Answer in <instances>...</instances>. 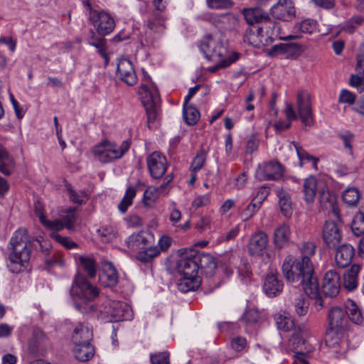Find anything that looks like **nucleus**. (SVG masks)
Returning a JSON list of instances; mask_svg holds the SVG:
<instances>
[{"mask_svg":"<svg viewBox=\"0 0 364 364\" xmlns=\"http://www.w3.org/2000/svg\"><path fill=\"white\" fill-rule=\"evenodd\" d=\"M299 256H287L282 263V270L284 278L289 282L299 283L305 293L315 300L317 311L323 307L321 296L318 279L315 274L311 258L316 252V245L311 242H303L299 248Z\"/></svg>","mask_w":364,"mask_h":364,"instance_id":"f257e3e1","label":"nucleus"},{"mask_svg":"<svg viewBox=\"0 0 364 364\" xmlns=\"http://www.w3.org/2000/svg\"><path fill=\"white\" fill-rule=\"evenodd\" d=\"M100 290L90 284L82 274H77L70 289V295L76 310L84 315L96 316L110 322L112 301L105 299L100 304L94 303Z\"/></svg>","mask_w":364,"mask_h":364,"instance_id":"f03ea898","label":"nucleus"},{"mask_svg":"<svg viewBox=\"0 0 364 364\" xmlns=\"http://www.w3.org/2000/svg\"><path fill=\"white\" fill-rule=\"evenodd\" d=\"M9 250L7 267L10 272L15 274L23 272L29 264L32 250L31 242L26 230L18 229L14 233Z\"/></svg>","mask_w":364,"mask_h":364,"instance_id":"7ed1b4c3","label":"nucleus"},{"mask_svg":"<svg viewBox=\"0 0 364 364\" xmlns=\"http://www.w3.org/2000/svg\"><path fill=\"white\" fill-rule=\"evenodd\" d=\"M131 141L124 140L120 144L105 139L92 149L95 158L102 164L121 159L130 149Z\"/></svg>","mask_w":364,"mask_h":364,"instance_id":"20e7f679","label":"nucleus"},{"mask_svg":"<svg viewBox=\"0 0 364 364\" xmlns=\"http://www.w3.org/2000/svg\"><path fill=\"white\" fill-rule=\"evenodd\" d=\"M141 102L146 109L147 115V124L149 129L157 117V107L160 102L159 91L152 82L142 84L139 90Z\"/></svg>","mask_w":364,"mask_h":364,"instance_id":"39448f33","label":"nucleus"},{"mask_svg":"<svg viewBox=\"0 0 364 364\" xmlns=\"http://www.w3.org/2000/svg\"><path fill=\"white\" fill-rule=\"evenodd\" d=\"M85 7L89 10V19L92 22L99 35L106 36L113 31L115 21L109 14L93 9L89 1L85 3Z\"/></svg>","mask_w":364,"mask_h":364,"instance_id":"423d86ee","label":"nucleus"},{"mask_svg":"<svg viewBox=\"0 0 364 364\" xmlns=\"http://www.w3.org/2000/svg\"><path fill=\"white\" fill-rule=\"evenodd\" d=\"M296 108L297 117L301 123L307 127L314 124L312 97L306 90H300L296 92Z\"/></svg>","mask_w":364,"mask_h":364,"instance_id":"0eeeda50","label":"nucleus"},{"mask_svg":"<svg viewBox=\"0 0 364 364\" xmlns=\"http://www.w3.org/2000/svg\"><path fill=\"white\" fill-rule=\"evenodd\" d=\"M200 50L210 61H216L224 58L227 54V48L222 41L212 35L205 36L200 44Z\"/></svg>","mask_w":364,"mask_h":364,"instance_id":"6e6552de","label":"nucleus"},{"mask_svg":"<svg viewBox=\"0 0 364 364\" xmlns=\"http://www.w3.org/2000/svg\"><path fill=\"white\" fill-rule=\"evenodd\" d=\"M146 165L149 174L154 179L161 178L168 167L166 156L159 151H154L146 156Z\"/></svg>","mask_w":364,"mask_h":364,"instance_id":"1a4fd4ad","label":"nucleus"},{"mask_svg":"<svg viewBox=\"0 0 364 364\" xmlns=\"http://www.w3.org/2000/svg\"><path fill=\"white\" fill-rule=\"evenodd\" d=\"M176 271L181 276L198 277V266L193 251L181 257L177 262Z\"/></svg>","mask_w":364,"mask_h":364,"instance_id":"9d476101","label":"nucleus"},{"mask_svg":"<svg viewBox=\"0 0 364 364\" xmlns=\"http://www.w3.org/2000/svg\"><path fill=\"white\" fill-rule=\"evenodd\" d=\"M341 288V279L339 274L334 270L328 271L323 279L321 293L326 296L334 297L338 295Z\"/></svg>","mask_w":364,"mask_h":364,"instance_id":"9b49d317","label":"nucleus"},{"mask_svg":"<svg viewBox=\"0 0 364 364\" xmlns=\"http://www.w3.org/2000/svg\"><path fill=\"white\" fill-rule=\"evenodd\" d=\"M289 343L294 351L293 357L310 358V353L314 350V346L303 338L301 332L296 331L290 336Z\"/></svg>","mask_w":364,"mask_h":364,"instance_id":"f8f14e48","label":"nucleus"},{"mask_svg":"<svg viewBox=\"0 0 364 364\" xmlns=\"http://www.w3.org/2000/svg\"><path fill=\"white\" fill-rule=\"evenodd\" d=\"M268 241V236L265 232L258 231L254 233L247 243L249 254L253 257L262 256L267 247Z\"/></svg>","mask_w":364,"mask_h":364,"instance_id":"ddd939ff","label":"nucleus"},{"mask_svg":"<svg viewBox=\"0 0 364 364\" xmlns=\"http://www.w3.org/2000/svg\"><path fill=\"white\" fill-rule=\"evenodd\" d=\"M117 75L119 78L129 86L137 82V76L132 63L127 58L119 60L117 68Z\"/></svg>","mask_w":364,"mask_h":364,"instance_id":"4468645a","label":"nucleus"},{"mask_svg":"<svg viewBox=\"0 0 364 364\" xmlns=\"http://www.w3.org/2000/svg\"><path fill=\"white\" fill-rule=\"evenodd\" d=\"M284 167L277 161H271L259 166L257 174L261 180H278L284 174Z\"/></svg>","mask_w":364,"mask_h":364,"instance_id":"2eb2a0df","label":"nucleus"},{"mask_svg":"<svg viewBox=\"0 0 364 364\" xmlns=\"http://www.w3.org/2000/svg\"><path fill=\"white\" fill-rule=\"evenodd\" d=\"M355 70L356 73L350 75V85L362 92L364 91V44L361 45L357 55Z\"/></svg>","mask_w":364,"mask_h":364,"instance_id":"dca6fc26","label":"nucleus"},{"mask_svg":"<svg viewBox=\"0 0 364 364\" xmlns=\"http://www.w3.org/2000/svg\"><path fill=\"white\" fill-rule=\"evenodd\" d=\"M323 239L329 248H336L340 244L342 234L336 222H326L323 229Z\"/></svg>","mask_w":364,"mask_h":364,"instance_id":"f3484780","label":"nucleus"},{"mask_svg":"<svg viewBox=\"0 0 364 364\" xmlns=\"http://www.w3.org/2000/svg\"><path fill=\"white\" fill-rule=\"evenodd\" d=\"M271 10L275 18L285 21L291 20L296 12L291 0H279Z\"/></svg>","mask_w":364,"mask_h":364,"instance_id":"a211bd4d","label":"nucleus"},{"mask_svg":"<svg viewBox=\"0 0 364 364\" xmlns=\"http://www.w3.org/2000/svg\"><path fill=\"white\" fill-rule=\"evenodd\" d=\"M346 314V311L339 306L331 308L328 314V329L344 331L347 322Z\"/></svg>","mask_w":364,"mask_h":364,"instance_id":"6ab92c4d","label":"nucleus"},{"mask_svg":"<svg viewBox=\"0 0 364 364\" xmlns=\"http://www.w3.org/2000/svg\"><path fill=\"white\" fill-rule=\"evenodd\" d=\"M149 31L146 33L144 42L141 41L143 46H154V44L159 36L152 37V33L160 34L164 32L165 29V21L163 16H159L154 20H150L148 23Z\"/></svg>","mask_w":364,"mask_h":364,"instance_id":"aec40b11","label":"nucleus"},{"mask_svg":"<svg viewBox=\"0 0 364 364\" xmlns=\"http://www.w3.org/2000/svg\"><path fill=\"white\" fill-rule=\"evenodd\" d=\"M318 200L323 209L331 211L338 220H341L336 196L333 193L326 189V187L323 188L318 192Z\"/></svg>","mask_w":364,"mask_h":364,"instance_id":"412c9836","label":"nucleus"},{"mask_svg":"<svg viewBox=\"0 0 364 364\" xmlns=\"http://www.w3.org/2000/svg\"><path fill=\"white\" fill-rule=\"evenodd\" d=\"M335 254V263L338 268H345L348 267L355 255V249L350 244H343L338 245Z\"/></svg>","mask_w":364,"mask_h":364,"instance_id":"4be33fe9","label":"nucleus"},{"mask_svg":"<svg viewBox=\"0 0 364 364\" xmlns=\"http://www.w3.org/2000/svg\"><path fill=\"white\" fill-rule=\"evenodd\" d=\"M153 235L147 232L131 235L127 241L128 247L133 251L144 250L152 243Z\"/></svg>","mask_w":364,"mask_h":364,"instance_id":"5701e85b","label":"nucleus"},{"mask_svg":"<svg viewBox=\"0 0 364 364\" xmlns=\"http://www.w3.org/2000/svg\"><path fill=\"white\" fill-rule=\"evenodd\" d=\"M261 29L257 26H248L243 35L244 43L257 48L267 46V41L263 38Z\"/></svg>","mask_w":364,"mask_h":364,"instance_id":"b1692460","label":"nucleus"},{"mask_svg":"<svg viewBox=\"0 0 364 364\" xmlns=\"http://www.w3.org/2000/svg\"><path fill=\"white\" fill-rule=\"evenodd\" d=\"M283 287L284 284L278 279L277 274L269 272L267 274L263 284V289L267 295L271 297L276 296L282 291Z\"/></svg>","mask_w":364,"mask_h":364,"instance_id":"393cba45","label":"nucleus"},{"mask_svg":"<svg viewBox=\"0 0 364 364\" xmlns=\"http://www.w3.org/2000/svg\"><path fill=\"white\" fill-rule=\"evenodd\" d=\"M100 281L102 284L108 287H113L118 283V272L112 262H106L103 264Z\"/></svg>","mask_w":364,"mask_h":364,"instance_id":"a878e982","label":"nucleus"},{"mask_svg":"<svg viewBox=\"0 0 364 364\" xmlns=\"http://www.w3.org/2000/svg\"><path fill=\"white\" fill-rule=\"evenodd\" d=\"M93 333L92 329L82 323L78 324L73 330L72 341L74 346L84 344H91Z\"/></svg>","mask_w":364,"mask_h":364,"instance_id":"bb28decb","label":"nucleus"},{"mask_svg":"<svg viewBox=\"0 0 364 364\" xmlns=\"http://www.w3.org/2000/svg\"><path fill=\"white\" fill-rule=\"evenodd\" d=\"M110 322H117L123 320H129L132 318L130 306L124 302L113 301Z\"/></svg>","mask_w":364,"mask_h":364,"instance_id":"cd10ccee","label":"nucleus"},{"mask_svg":"<svg viewBox=\"0 0 364 364\" xmlns=\"http://www.w3.org/2000/svg\"><path fill=\"white\" fill-rule=\"evenodd\" d=\"M171 180L172 177L167 176L161 186L158 187L154 186H149L144 193L143 201L144 205L150 207L159 198L161 193L165 190L166 186Z\"/></svg>","mask_w":364,"mask_h":364,"instance_id":"c85d7f7f","label":"nucleus"},{"mask_svg":"<svg viewBox=\"0 0 364 364\" xmlns=\"http://www.w3.org/2000/svg\"><path fill=\"white\" fill-rule=\"evenodd\" d=\"M291 230L289 225L283 223L279 225L274 232V244L278 249L287 247L290 243Z\"/></svg>","mask_w":364,"mask_h":364,"instance_id":"c756f323","label":"nucleus"},{"mask_svg":"<svg viewBox=\"0 0 364 364\" xmlns=\"http://www.w3.org/2000/svg\"><path fill=\"white\" fill-rule=\"evenodd\" d=\"M242 14L249 26L261 25L264 20L268 19V13L259 8L244 9Z\"/></svg>","mask_w":364,"mask_h":364,"instance_id":"7c9ffc66","label":"nucleus"},{"mask_svg":"<svg viewBox=\"0 0 364 364\" xmlns=\"http://www.w3.org/2000/svg\"><path fill=\"white\" fill-rule=\"evenodd\" d=\"M302 52V46L296 43L277 44L271 50L272 55L287 54L291 57L299 55Z\"/></svg>","mask_w":364,"mask_h":364,"instance_id":"2f4dec72","label":"nucleus"},{"mask_svg":"<svg viewBox=\"0 0 364 364\" xmlns=\"http://www.w3.org/2000/svg\"><path fill=\"white\" fill-rule=\"evenodd\" d=\"M275 193L279 198V204L282 213L287 218L292 214V203L291 195L282 188H277Z\"/></svg>","mask_w":364,"mask_h":364,"instance_id":"473e14b6","label":"nucleus"},{"mask_svg":"<svg viewBox=\"0 0 364 364\" xmlns=\"http://www.w3.org/2000/svg\"><path fill=\"white\" fill-rule=\"evenodd\" d=\"M15 167V161L12 156L0 144V172L4 176H9Z\"/></svg>","mask_w":364,"mask_h":364,"instance_id":"72a5a7b5","label":"nucleus"},{"mask_svg":"<svg viewBox=\"0 0 364 364\" xmlns=\"http://www.w3.org/2000/svg\"><path fill=\"white\" fill-rule=\"evenodd\" d=\"M261 29V33L263 38L267 41V46L272 43L274 39L277 37V33L275 32V29L279 28L278 24L272 21L269 15L268 14V19L264 20L261 25H258Z\"/></svg>","mask_w":364,"mask_h":364,"instance_id":"f704fd0d","label":"nucleus"},{"mask_svg":"<svg viewBox=\"0 0 364 364\" xmlns=\"http://www.w3.org/2000/svg\"><path fill=\"white\" fill-rule=\"evenodd\" d=\"M193 252L198 263V270L200 269L206 271L208 274H212L217 267L215 259L210 254H200L196 251Z\"/></svg>","mask_w":364,"mask_h":364,"instance_id":"c9c22d12","label":"nucleus"},{"mask_svg":"<svg viewBox=\"0 0 364 364\" xmlns=\"http://www.w3.org/2000/svg\"><path fill=\"white\" fill-rule=\"evenodd\" d=\"M360 270L358 264H353L343 274V286L348 291H353L358 287V274Z\"/></svg>","mask_w":364,"mask_h":364,"instance_id":"e433bc0d","label":"nucleus"},{"mask_svg":"<svg viewBox=\"0 0 364 364\" xmlns=\"http://www.w3.org/2000/svg\"><path fill=\"white\" fill-rule=\"evenodd\" d=\"M351 229L356 236H362L360 240L359 248L364 252V213L359 211L353 218L351 224Z\"/></svg>","mask_w":364,"mask_h":364,"instance_id":"4c0bfd02","label":"nucleus"},{"mask_svg":"<svg viewBox=\"0 0 364 364\" xmlns=\"http://www.w3.org/2000/svg\"><path fill=\"white\" fill-rule=\"evenodd\" d=\"M201 281L199 277L181 276L177 282L178 289L186 293L196 290L200 285Z\"/></svg>","mask_w":364,"mask_h":364,"instance_id":"58836bf2","label":"nucleus"},{"mask_svg":"<svg viewBox=\"0 0 364 364\" xmlns=\"http://www.w3.org/2000/svg\"><path fill=\"white\" fill-rule=\"evenodd\" d=\"M75 358L80 362L90 360L95 355V348L92 344L76 346L73 349Z\"/></svg>","mask_w":364,"mask_h":364,"instance_id":"ea45409f","label":"nucleus"},{"mask_svg":"<svg viewBox=\"0 0 364 364\" xmlns=\"http://www.w3.org/2000/svg\"><path fill=\"white\" fill-rule=\"evenodd\" d=\"M285 115L287 121L279 120L274 124V127L277 132H282L291 127V121L298 119L296 112L293 108L291 104L287 103L285 108Z\"/></svg>","mask_w":364,"mask_h":364,"instance_id":"a19ab883","label":"nucleus"},{"mask_svg":"<svg viewBox=\"0 0 364 364\" xmlns=\"http://www.w3.org/2000/svg\"><path fill=\"white\" fill-rule=\"evenodd\" d=\"M318 183L315 177L310 176L303 183L304 198L306 203L314 201L316 194Z\"/></svg>","mask_w":364,"mask_h":364,"instance_id":"79ce46f5","label":"nucleus"},{"mask_svg":"<svg viewBox=\"0 0 364 364\" xmlns=\"http://www.w3.org/2000/svg\"><path fill=\"white\" fill-rule=\"evenodd\" d=\"M292 308L299 316H305L309 310V302L301 294L292 296Z\"/></svg>","mask_w":364,"mask_h":364,"instance_id":"37998d69","label":"nucleus"},{"mask_svg":"<svg viewBox=\"0 0 364 364\" xmlns=\"http://www.w3.org/2000/svg\"><path fill=\"white\" fill-rule=\"evenodd\" d=\"M183 117L188 125H195L200 119L199 111L191 104H183Z\"/></svg>","mask_w":364,"mask_h":364,"instance_id":"c03bdc74","label":"nucleus"},{"mask_svg":"<svg viewBox=\"0 0 364 364\" xmlns=\"http://www.w3.org/2000/svg\"><path fill=\"white\" fill-rule=\"evenodd\" d=\"M276 323L278 328L290 332V336L296 331L301 332L299 328L296 327L294 320L289 316L279 315L276 317Z\"/></svg>","mask_w":364,"mask_h":364,"instance_id":"a18cd8bd","label":"nucleus"},{"mask_svg":"<svg viewBox=\"0 0 364 364\" xmlns=\"http://www.w3.org/2000/svg\"><path fill=\"white\" fill-rule=\"evenodd\" d=\"M294 30L299 31L303 33L312 34L316 32H320L318 24L315 19L306 18L297 23L294 27Z\"/></svg>","mask_w":364,"mask_h":364,"instance_id":"49530a36","label":"nucleus"},{"mask_svg":"<svg viewBox=\"0 0 364 364\" xmlns=\"http://www.w3.org/2000/svg\"><path fill=\"white\" fill-rule=\"evenodd\" d=\"M160 254V250L159 247L157 246H152L151 244L144 250H141L137 253L136 259L144 263L149 262Z\"/></svg>","mask_w":364,"mask_h":364,"instance_id":"de8ad7c7","label":"nucleus"},{"mask_svg":"<svg viewBox=\"0 0 364 364\" xmlns=\"http://www.w3.org/2000/svg\"><path fill=\"white\" fill-rule=\"evenodd\" d=\"M344 331H336L335 329H327L325 342L329 348H336L342 342Z\"/></svg>","mask_w":364,"mask_h":364,"instance_id":"09e8293b","label":"nucleus"},{"mask_svg":"<svg viewBox=\"0 0 364 364\" xmlns=\"http://www.w3.org/2000/svg\"><path fill=\"white\" fill-rule=\"evenodd\" d=\"M294 146L296 149L297 156L300 160L301 166L304 163L311 161L313 168L318 170L317 164L319 159L310 155L306 151H305L301 146L297 143L293 142Z\"/></svg>","mask_w":364,"mask_h":364,"instance_id":"8fccbe9b","label":"nucleus"},{"mask_svg":"<svg viewBox=\"0 0 364 364\" xmlns=\"http://www.w3.org/2000/svg\"><path fill=\"white\" fill-rule=\"evenodd\" d=\"M97 235L102 242L107 243L116 239L117 231L113 226L103 225L97 231Z\"/></svg>","mask_w":364,"mask_h":364,"instance_id":"3c124183","label":"nucleus"},{"mask_svg":"<svg viewBox=\"0 0 364 364\" xmlns=\"http://www.w3.org/2000/svg\"><path fill=\"white\" fill-rule=\"evenodd\" d=\"M360 197V194L359 191L354 187L346 188L343 191L342 196L343 202L348 206H356L359 201Z\"/></svg>","mask_w":364,"mask_h":364,"instance_id":"603ef678","label":"nucleus"},{"mask_svg":"<svg viewBox=\"0 0 364 364\" xmlns=\"http://www.w3.org/2000/svg\"><path fill=\"white\" fill-rule=\"evenodd\" d=\"M135 196V188L133 186L128 187L124 197L118 204V209L122 213H124L127 210V208L132 204Z\"/></svg>","mask_w":364,"mask_h":364,"instance_id":"864d4df0","label":"nucleus"},{"mask_svg":"<svg viewBox=\"0 0 364 364\" xmlns=\"http://www.w3.org/2000/svg\"><path fill=\"white\" fill-rule=\"evenodd\" d=\"M80 264L85 272L90 278H93L96 275L97 264L95 259L89 257H80L79 258Z\"/></svg>","mask_w":364,"mask_h":364,"instance_id":"5fc2aeb1","label":"nucleus"},{"mask_svg":"<svg viewBox=\"0 0 364 364\" xmlns=\"http://www.w3.org/2000/svg\"><path fill=\"white\" fill-rule=\"evenodd\" d=\"M346 308L348 310L349 318L356 324H362L364 318L355 303L352 300H348Z\"/></svg>","mask_w":364,"mask_h":364,"instance_id":"6e6d98bb","label":"nucleus"},{"mask_svg":"<svg viewBox=\"0 0 364 364\" xmlns=\"http://www.w3.org/2000/svg\"><path fill=\"white\" fill-rule=\"evenodd\" d=\"M239 58V54L237 53H232L231 55H229L228 57H224L220 58L218 60H216L217 62L216 65L214 66L208 68V70L210 73H215L216 70H218L220 68H225L230 65L232 63H235L236 60H237Z\"/></svg>","mask_w":364,"mask_h":364,"instance_id":"4d7b16f0","label":"nucleus"},{"mask_svg":"<svg viewBox=\"0 0 364 364\" xmlns=\"http://www.w3.org/2000/svg\"><path fill=\"white\" fill-rule=\"evenodd\" d=\"M88 43L90 45L95 47L102 57H106V40L104 38L96 36L95 33L92 31Z\"/></svg>","mask_w":364,"mask_h":364,"instance_id":"13d9d810","label":"nucleus"},{"mask_svg":"<svg viewBox=\"0 0 364 364\" xmlns=\"http://www.w3.org/2000/svg\"><path fill=\"white\" fill-rule=\"evenodd\" d=\"M78 220V215L75 212V209H68L65 212V215H64L62 218V221L64 223V226L69 230H73L75 228V225Z\"/></svg>","mask_w":364,"mask_h":364,"instance_id":"bf43d9fd","label":"nucleus"},{"mask_svg":"<svg viewBox=\"0 0 364 364\" xmlns=\"http://www.w3.org/2000/svg\"><path fill=\"white\" fill-rule=\"evenodd\" d=\"M259 202H255L252 200L251 203L248 204L240 213L241 219L243 221H247L250 219L260 208Z\"/></svg>","mask_w":364,"mask_h":364,"instance_id":"052dcab7","label":"nucleus"},{"mask_svg":"<svg viewBox=\"0 0 364 364\" xmlns=\"http://www.w3.org/2000/svg\"><path fill=\"white\" fill-rule=\"evenodd\" d=\"M206 155L207 154L203 149L197 153L191 165L192 172H197L202 168L206 160Z\"/></svg>","mask_w":364,"mask_h":364,"instance_id":"680f3d73","label":"nucleus"},{"mask_svg":"<svg viewBox=\"0 0 364 364\" xmlns=\"http://www.w3.org/2000/svg\"><path fill=\"white\" fill-rule=\"evenodd\" d=\"M68 191L70 199L74 203L79 205L85 203L88 200L87 194L83 191H76L72 188H68Z\"/></svg>","mask_w":364,"mask_h":364,"instance_id":"e2e57ef3","label":"nucleus"},{"mask_svg":"<svg viewBox=\"0 0 364 364\" xmlns=\"http://www.w3.org/2000/svg\"><path fill=\"white\" fill-rule=\"evenodd\" d=\"M50 237L68 250L77 247V245L71 240L69 237H63L57 232H52L50 234Z\"/></svg>","mask_w":364,"mask_h":364,"instance_id":"0e129e2a","label":"nucleus"},{"mask_svg":"<svg viewBox=\"0 0 364 364\" xmlns=\"http://www.w3.org/2000/svg\"><path fill=\"white\" fill-rule=\"evenodd\" d=\"M151 364H170L169 353L167 351L159 352L155 354H150Z\"/></svg>","mask_w":364,"mask_h":364,"instance_id":"69168bd1","label":"nucleus"},{"mask_svg":"<svg viewBox=\"0 0 364 364\" xmlns=\"http://www.w3.org/2000/svg\"><path fill=\"white\" fill-rule=\"evenodd\" d=\"M42 225L48 229L53 230L55 232L63 230L65 226L62 220L55 219L54 220H50L47 218L43 221Z\"/></svg>","mask_w":364,"mask_h":364,"instance_id":"338daca9","label":"nucleus"},{"mask_svg":"<svg viewBox=\"0 0 364 364\" xmlns=\"http://www.w3.org/2000/svg\"><path fill=\"white\" fill-rule=\"evenodd\" d=\"M259 317V312L255 309L247 310L242 315L241 320L246 323H255Z\"/></svg>","mask_w":364,"mask_h":364,"instance_id":"774afa93","label":"nucleus"}]
</instances>
